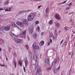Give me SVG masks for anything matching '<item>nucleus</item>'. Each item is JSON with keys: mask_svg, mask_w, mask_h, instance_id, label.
Returning a JSON list of instances; mask_svg holds the SVG:
<instances>
[{"mask_svg": "<svg viewBox=\"0 0 75 75\" xmlns=\"http://www.w3.org/2000/svg\"><path fill=\"white\" fill-rule=\"evenodd\" d=\"M69 8H70L69 7H68L67 8H66L67 10H69Z\"/></svg>", "mask_w": 75, "mask_h": 75, "instance_id": "47", "label": "nucleus"}, {"mask_svg": "<svg viewBox=\"0 0 75 75\" xmlns=\"http://www.w3.org/2000/svg\"><path fill=\"white\" fill-rule=\"evenodd\" d=\"M14 41L15 42H16V43H19V44L22 42L21 40H20V39H18L17 40L15 39Z\"/></svg>", "mask_w": 75, "mask_h": 75, "instance_id": "4", "label": "nucleus"}, {"mask_svg": "<svg viewBox=\"0 0 75 75\" xmlns=\"http://www.w3.org/2000/svg\"><path fill=\"white\" fill-rule=\"evenodd\" d=\"M68 28H69V27H68L67 26H65V27H64V30L66 32H67V31H68Z\"/></svg>", "mask_w": 75, "mask_h": 75, "instance_id": "15", "label": "nucleus"}, {"mask_svg": "<svg viewBox=\"0 0 75 75\" xmlns=\"http://www.w3.org/2000/svg\"><path fill=\"white\" fill-rule=\"evenodd\" d=\"M23 69L24 72H25V67H23Z\"/></svg>", "mask_w": 75, "mask_h": 75, "instance_id": "39", "label": "nucleus"}, {"mask_svg": "<svg viewBox=\"0 0 75 75\" xmlns=\"http://www.w3.org/2000/svg\"><path fill=\"white\" fill-rule=\"evenodd\" d=\"M33 27H30L29 30V33L30 34H31L33 33Z\"/></svg>", "mask_w": 75, "mask_h": 75, "instance_id": "8", "label": "nucleus"}, {"mask_svg": "<svg viewBox=\"0 0 75 75\" xmlns=\"http://www.w3.org/2000/svg\"><path fill=\"white\" fill-rule=\"evenodd\" d=\"M36 42H34L32 45L33 49V50H40V47L36 45Z\"/></svg>", "mask_w": 75, "mask_h": 75, "instance_id": "2", "label": "nucleus"}, {"mask_svg": "<svg viewBox=\"0 0 75 75\" xmlns=\"http://www.w3.org/2000/svg\"><path fill=\"white\" fill-rule=\"evenodd\" d=\"M24 25V23H23L22 22V23H21V24L20 25V26H21V27H23Z\"/></svg>", "mask_w": 75, "mask_h": 75, "instance_id": "26", "label": "nucleus"}, {"mask_svg": "<svg viewBox=\"0 0 75 75\" xmlns=\"http://www.w3.org/2000/svg\"><path fill=\"white\" fill-rule=\"evenodd\" d=\"M49 11H50V10H49V8H46L45 10L46 14H48V13H49Z\"/></svg>", "mask_w": 75, "mask_h": 75, "instance_id": "16", "label": "nucleus"}, {"mask_svg": "<svg viewBox=\"0 0 75 75\" xmlns=\"http://www.w3.org/2000/svg\"><path fill=\"white\" fill-rule=\"evenodd\" d=\"M23 23L24 24H27V20L25 19H23Z\"/></svg>", "mask_w": 75, "mask_h": 75, "instance_id": "19", "label": "nucleus"}, {"mask_svg": "<svg viewBox=\"0 0 75 75\" xmlns=\"http://www.w3.org/2000/svg\"><path fill=\"white\" fill-rule=\"evenodd\" d=\"M21 13H23V12H22V11H19V14H21Z\"/></svg>", "mask_w": 75, "mask_h": 75, "instance_id": "38", "label": "nucleus"}, {"mask_svg": "<svg viewBox=\"0 0 75 75\" xmlns=\"http://www.w3.org/2000/svg\"><path fill=\"white\" fill-rule=\"evenodd\" d=\"M55 17L56 19L57 20H61V18H60V16L57 14H56Z\"/></svg>", "mask_w": 75, "mask_h": 75, "instance_id": "3", "label": "nucleus"}, {"mask_svg": "<svg viewBox=\"0 0 75 75\" xmlns=\"http://www.w3.org/2000/svg\"><path fill=\"white\" fill-rule=\"evenodd\" d=\"M73 14V13L71 12V13H69V15H70V14Z\"/></svg>", "mask_w": 75, "mask_h": 75, "instance_id": "57", "label": "nucleus"}, {"mask_svg": "<svg viewBox=\"0 0 75 75\" xmlns=\"http://www.w3.org/2000/svg\"><path fill=\"white\" fill-rule=\"evenodd\" d=\"M12 75H14V74L12 73Z\"/></svg>", "mask_w": 75, "mask_h": 75, "instance_id": "64", "label": "nucleus"}, {"mask_svg": "<svg viewBox=\"0 0 75 75\" xmlns=\"http://www.w3.org/2000/svg\"><path fill=\"white\" fill-rule=\"evenodd\" d=\"M63 41H64L63 40H62V41H61V43H60V44H62V42H63Z\"/></svg>", "mask_w": 75, "mask_h": 75, "instance_id": "53", "label": "nucleus"}, {"mask_svg": "<svg viewBox=\"0 0 75 75\" xmlns=\"http://www.w3.org/2000/svg\"><path fill=\"white\" fill-rule=\"evenodd\" d=\"M52 21H50L49 22V24H52Z\"/></svg>", "mask_w": 75, "mask_h": 75, "instance_id": "32", "label": "nucleus"}, {"mask_svg": "<svg viewBox=\"0 0 75 75\" xmlns=\"http://www.w3.org/2000/svg\"><path fill=\"white\" fill-rule=\"evenodd\" d=\"M42 57V55H41V54H40V57L39 58L41 59V58Z\"/></svg>", "mask_w": 75, "mask_h": 75, "instance_id": "42", "label": "nucleus"}, {"mask_svg": "<svg viewBox=\"0 0 75 75\" xmlns=\"http://www.w3.org/2000/svg\"><path fill=\"white\" fill-rule=\"evenodd\" d=\"M59 69H60V67H59L57 68V69H57V71H59Z\"/></svg>", "mask_w": 75, "mask_h": 75, "instance_id": "36", "label": "nucleus"}, {"mask_svg": "<svg viewBox=\"0 0 75 75\" xmlns=\"http://www.w3.org/2000/svg\"><path fill=\"white\" fill-rule=\"evenodd\" d=\"M11 8L10 7H8L7 8H6L5 10V11H10L11 10Z\"/></svg>", "mask_w": 75, "mask_h": 75, "instance_id": "11", "label": "nucleus"}, {"mask_svg": "<svg viewBox=\"0 0 75 75\" xmlns=\"http://www.w3.org/2000/svg\"><path fill=\"white\" fill-rule=\"evenodd\" d=\"M48 16L47 15H45L44 16V17H45V18H47Z\"/></svg>", "mask_w": 75, "mask_h": 75, "instance_id": "37", "label": "nucleus"}, {"mask_svg": "<svg viewBox=\"0 0 75 75\" xmlns=\"http://www.w3.org/2000/svg\"><path fill=\"white\" fill-rule=\"evenodd\" d=\"M67 41H65L64 43V45L67 46Z\"/></svg>", "mask_w": 75, "mask_h": 75, "instance_id": "33", "label": "nucleus"}, {"mask_svg": "<svg viewBox=\"0 0 75 75\" xmlns=\"http://www.w3.org/2000/svg\"><path fill=\"white\" fill-rule=\"evenodd\" d=\"M24 35H23V34H21V37H22V38H24L25 37H24Z\"/></svg>", "mask_w": 75, "mask_h": 75, "instance_id": "45", "label": "nucleus"}, {"mask_svg": "<svg viewBox=\"0 0 75 75\" xmlns=\"http://www.w3.org/2000/svg\"><path fill=\"white\" fill-rule=\"evenodd\" d=\"M50 43H51L52 44V39H50Z\"/></svg>", "mask_w": 75, "mask_h": 75, "instance_id": "49", "label": "nucleus"}, {"mask_svg": "<svg viewBox=\"0 0 75 75\" xmlns=\"http://www.w3.org/2000/svg\"><path fill=\"white\" fill-rule=\"evenodd\" d=\"M38 24H39V21H36V22L35 23V25H37Z\"/></svg>", "mask_w": 75, "mask_h": 75, "instance_id": "30", "label": "nucleus"}, {"mask_svg": "<svg viewBox=\"0 0 75 75\" xmlns=\"http://www.w3.org/2000/svg\"><path fill=\"white\" fill-rule=\"evenodd\" d=\"M13 55L14 57H17V54L15 53H13Z\"/></svg>", "mask_w": 75, "mask_h": 75, "instance_id": "31", "label": "nucleus"}, {"mask_svg": "<svg viewBox=\"0 0 75 75\" xmlns=\"http://www.w3.org/2000/svg\"><path fill=\"white\" fill-rule=\"evenodd\" d=\"M26 33L27 30H24L21 33V34H22V35H24L23 37H25Z\"/></svg>", "mask_w": 75, "mask_h": 75, "instance_id": "5", "label": "nucleus"}, {"mask_svg": "<svg viewBox=\"0 0 75 75\" xmlns=\"http://www.w3.org/2000/svg\"><path fill=\"white\" fill-rule=\"evenodd\" d=\"M18 64H19L20 66H22V62H21V61L19 62Z\"/></svg>", "mask_w": 75, "mask_h": 75, "instance_id": "27", "label": "nucleus"}, {"mask_svg": "<svg viewBox=\"0 0 75 75\" xmlns=\"http://www.w3.org/2000/svg\"><path fill=\"white\" fill-rule=\"evenodd\" d=\"M13 62L14 63L15 68H16V67H17V62L13 60Z\"/></svg>", "mask_w": 75, "mask_h": 75, "instance_id": "17", "label": "nucleus"}, {"mask_svg": "<svg viewBox=\"0 0 75 75\" xmlns=\"http://www.w3.org/2000/svg\"><path fill=\"white\" fill-rule=\"evenodd\" d=\"M38 63H35V68H38Z\"/></svg>", "mask_w": 75, "mask_h": 75, "instance_id": "21", "label": "nucleus"}, {"mask_svg": "<svg viewBox=\"0 0 75 75\" xmlns=\"http://www.w3.org/2000/svg\"><path fill=\"white\" fill-rule=\"evenodd\" d=\"M40 71H41V68H39L38 69H37V72H36V74H38V72H40Z\"/></svg>", "mask_w": 75, "mask_h": 75, "instance_id": "20", "label": "nucleus"}, {"mask_svg": "<svg viewBox=\"0 0 75 75\" xmlns=\"http://www.w3.org/2000/svg\"><path fill=\"white\" fill-rule=\"evenodd\" d=\"M8 4V2L6 1L4 3V5H7V4Z\"/></svg>", "mask_w": 75, "mask_h": 75, "instance_id": "29", "label": "nucleus"}, {"mask_svg": "<svg viewBox=\"0 0 75 75\" xmlns=\"http://www.w3.org/2000/svg\"><path fill=\"white\" fill-rule=\"evenodd\" d=\"M15 27H17V28H19V27H18V26H16H16Z\"/></svg>", "mask_w": 75, "mask_h": 75, "instance_id": "60", "label": "nucleus"}, {"mask_svg": "<svg viewBox=\"0 0 75 75\" xmlns=\"http://www.w3.org/2000/svg\"><path fill=\"white\" fill-rule=\"evenodd\" d=\"M32 36L33 38H34V39H35V40H36V39H37V36H38V35H37V33H34L33 34Z\"/></svg>", "mask_w": 75, "mask_h": 75, "instance_id": "6", "label": "nucleus"}, {"mask_svg": "<svg viewBox=\"0 0 75 75\" xmlns=\"http://www.w3.org/2000/svg\"><path fill=\"white\" fill-rule=\"evenodd\" d=\"M70 73H72V71L71 69H70Z\"/></svg>", "mask_w": 75, "mask_h": 75, "instance_id": "48", "label": "nucleus"}, {"mask_svg": "<svg viewBox=\"0 0 75 75\" xmlns=\"http://www.w3.org/2000/svg\"><path fill=\"white\" fill-rule=\"evenodd\" d=\"M54 34L56 36H57V32H55Z\"/></svg>", "mask_w": 75, "mask_h": 75, "instance_id": "44", "label": "nucleus"}, {"mask_svg": "<svg viewBox=\"0 0 75 75\" xmlns=\"http://www.w3.org/2000/svg\"><path fill=\"white\" fill-rule=\"evenodd\" d=\"M45 63L46 64H47V65L50 64V60H49L48 59H46L45 60Z\"/></svg>", "mask_w": 75, "mask_h": 75, "instance_id": "7", "label": "nucleus"}, {"mask_svg": "<svg viewBox=\"0 0 75 75\" xmlns=\"http://www.w3.org/2000/svg\"><path fill=\"white\" fill-rule=\"evenodd\" d=\"M44 44V41H41L39 43L40 46H42Z\"/></svg>", "mask_w": 75, "mask_h": 75, "instance_id": "12", "label": "nucleus"}, {"mask_svg": "<svg viewBox=\"0 0 75 75\" xmlns=\"http://www.w3.org/2000/svg\"><path fill=\"white\" fill-rule=\"evenodd\" d=\"M61 75H64V74H63L62 73L61 74Z\"/></svg>", "mask_w": 75, "mask_h": 75, "instance_id": "61", "label": "nucleus"}, {"mask_svg": "<svg viewBox=\"0 0 75 75\" xmlns=\"http://www.w3.org/2000/svg\"><path fill=\"white\" fill-rule=\"evenodd\" d=\"M11 35L13 37H15L14 36H16V35H14V34H13V33H12V34H11Z\"/></svg>", "mask_w": 75, "mask_h": 75, "instance_id": "28", "label": "nucleus"}, {"mask_svg": "<svg viewBox=\"0 0 75 75\" xmlns=\"http://www.w3.org/2000/svg\"><path fill=\"white\" fill-rule=\"evenodd\" d=\"M34 18V16L33 13H30L28 16L27 17V20L29 21H32Z\"/></svg>", "mask_w": 75, "mask_h": 75, "instance_id": "1", "label": "nucleus"}, {"mask_svg": "<svg viewBox=\"0 0 75 75\" xmlns=\"http://www.w3.org/2000/svg\"><path fill=\"white\" fill-rule=\"evenodd\" d=\"M57 61H58V59H55L54 61V64H57Z\"/></svg>", "mask_w": 75, "mask_h": 75, "instance_id": "23", "label": "nucleus"}, {"mask_svg": "<svg viewBox=\"0 0 75 75\" xmlns=\"http://www.w3.org/2000/svg\"><path fill=\"white\" fill-rule=\"evenodd\" d=\"M73 55V53H72V55H71V58H72V57Z\"/></svg>", "mask_w": 75, "mask_h": 75, "instance_id": "63", "label": "nucleus"}, {"mask_svg": "<svg viewBox=\"0 0 75 75\" xmlns=\"http://www.w3.org/2000/svg\"><path fill=\"white\" fill-rule=\"evenodd\" d=\"M55 23L56 26H57V27H60L61 25H60V24H59V23L58 22H57V21H56L55 22Z\"/></svg>", "mask_w": 75, "mask_h": 75, "instance_id": "13", "label": "nucleus"}, {"mask_svg": "<svg viewBox=\"0 0 75 75\" xmlns=\"http://www.w3.org/2000/svg\"><path fill=\"white\" fill-rule=\"evenodd\" d=\"M0 66H1V67H4L5 66V65H3V64H0Z\"/></svg>", "mask_w": 75, "mask_h": 75, "instance_id": "34", "label": "nucleus"}, {"mask_svg": "<svg viewBox=\"0 0 75 75\" xmlns=\"http://www.w3.org/2000/svg\"><path fill=\"white\" fill-rule=\"evenodd\" d=\"M53 72L54 74H55V73H57V69H55L53 70Z\"/></svg>", "mask_w": 75, "mask_h": 75, "instance_id": "24", "label": "nucleus"}, {"mask_svg": "<svg viewBox=\"0 0 75 75\" xmlns=\"http://www.w3.org/2000/svg\"><path fill=\"white\" fill-rule=\"evenodd\" d=\"M0 30L1 31H3V28H0Z\"/></svg>", "mask_w": 75, "mask_h": 75, "instance_id": "40", "label": "nucleus"}, {"mask_svg": "<svg viewBox=\"0 0 75 75\" xmlns=\"http://www.w3.org/2000/svg\"><path fill=\"white\" fill-rule=\"evenodd\" d=\"M54 65V61H53L52 63V66H53Z\"/></svg>", "mask_w": 75, "mask_h": 75, "instance_id": "50", "label": "nucleus"}, {"mask_svg": "<svg viewBox=\"0 0 75 75\" xmlns=\"http://www.w3.org/2000/svg\"><path fill=\"white\" fill-rule=\"evenodd\" d=\"M12 25L13 26V27H16V25L14 22H13L12 23Z\"/></svg>", "mask_w": 75, "mask_h": 75, "instance_id": "25", "label": "nucleus"}, {"mask_svg": "<svg viewBox=\"0 0 75 75\" xmlns=\"http://www.w3.org/2000/svg\"><path fill=\"white\" fill-rule=\"evenodd\" d=\"M2 51V49L0 47V51Z\"/></svg>", "mask_w": 75, "mask_h": 75, "instance_id": "59", "label": "nucleus"}, {"mask_svg": "<svg viewBox=\"0 0 75 75\" xmlns=\"http://www.w3.org/2000/svg\"><path fill=\"white\" fill-rule=\"evenodd\" d=\"M6 61H8V58L7 57H6Z\"/></svg>", "mask_w": 75, "mask_h": 75, "instance_id": "46", "label": "nucleus"}, {"mask_svg": "<svg viewBox=\"0 0 75 75\" xmlns=\"http://www.w3.org/2000/svg\"><path fill=\"white\" fill-rule=\"evenodd\" d=\"M26 49H27V50H28V47L27 45H26Z\"/></svg>", "mask_w": 75, "mask_h": 75, "instance_id": "52", "label": "nucleus"}, {"mask_svg": "<svg viewBox=\"0 0 75 75\" xmlns=\"http://www.w3.org/2000/svg\"><path fill=\"white\" fill-rule=\"evenodd\" d=\"M46 69L47 71H49L51 69V67H46Z\"/></svg>", "mask_w": 75, "mask_h": 75, "instance_id": "18", "label": "nucleus"}, {"mask_svg": "<svg viewBox=\"0 0 75 75\" xmlns=\"http://www.w3.org/2000/svg\"><path fill=\"white\" fill-rule=\"evenodd\" d=\"M62 3H60L59 4H58V6H59V5H61V4H62Z\"/></svg>", "mask_w": 75, "mask_h": 75, "instance_id": "56", "label": "nucleus"}, {"mask_svg": "<svg viewBox=\"0 0 75 75\" xmlns=\"http://www.w3.org/2000/svg\"><path fill=\"white\" fill-rule=\"evenodd\" d=\"M41 6H38V8H40V7H41Z\"/></svg>", "mask_w": 75, "mask_h": 75, "instance_id": "54", "label": "nucleus"}, {"mask_svg": "<svg viewBox=\"0 0 75 75\" xmlns=\"http://www.w3.org/2000/svg\"><path fill=\"white\" fill-rule=\"evenodd\" d=\"M25 67H27V65L28 64V61L27 60H25Z\"/></svg>", "mask_w": 75, "mask_h": 75, "instance_id": "14", "label": "nucleus"}, {"mask_svg": "<svg viewBox=\"0 0 75 75\" xmlns=\"http://www.w3.org/2000/svg\"><path fill=\"white\" fill-rule=\"evenodd\" d=\"M43 34H44V32H42L41 33V36H42V35Z\"/></svg>", "mask_w": 75, "mask_h": 75, "instance_id": "51", "label": "nucleus"}, {"mask_svg": "<svg viewBox=\"0 0 75 75\" xmlns=\"http://www.w3.org/2000/svg\"><path fill=\"white\" fill-rule=\"evenodd\" d=\"M50 45V42H48V45Z\"/></svg>", "mask_w": 75, "mask_h": 75, "instance_id": "58", "label": "nucleus"}, {"mask_svg": "<svg viewBox=\"0 0 75 75\" xmlns=\"http://www.w3.org/2000/svg\"><path fill=\"white\" fill-rule=\"evenodd\" d=\"M38 59V58H37V55L35 54L33 55V59L34 61H37Z\"/></svg>", "mask_w": 75, "mask_h": 75, "instance_id": "10", "label": "nucleus"}, {"mask_svg": "<svg viewBox=\"0 0 75 75\" xmlns=\"http://www.w3.org/2000/svg\"><path fill=\"white\" fill-rule=\"evenodd\" d=\"M3 9H2V8H0V11L1 10H3Z\"/></svg>", "mask_w": 75, "mask_h": 75, "instance_id": "55", "label": "nucleus"}, {"mask_svg": "<svg viewBox=\"0 0 75 75\" xmlns=\"http://www.w3.org/2000/svg\"><path fill=\"white\" fill-rule=\"evenodd\" d=\"M72 3H71L70 4H69V7H71V6H72Z\"/></svg>", "mask_w": 75, "mask_h": 75, "instance_id": "35", "label": "nucleus"}, {"mask_svg": "<svg viewBox=\"0 0 75 75\" xmlns=\"http://www.w3.org/2000/svg\"><path fill=\"white\" fill-rule=\"evenodd\" d=\"M6 31H9L10 29V26H6L4 27Z\"/></svg>", "mask_w": 75, "mask_h": 75, "instance_id": "9", "label": "nucleus"}, {"mask_svg": "<svg viewBox=\"0 0 75 75\" xmlns=\"http://www.w3.org/2000/svg\"><path fill=\"white\" fill-rule=\"evenodd\" d=\"M22 23V22H21L18 21L16 23V24L18 25H20V24H21V23Z\"/></svg>", "mask_w": 75, "mask_h": 75, "instance_id": "22", "label": "nucleus"}, {"mask_svg": "<svg viewBox=\"0 0 75 75\" xmlns=\"http://www.w3.org/2000/svg\"><path fill=\"white\" fill-rule=\"evenodd\" d=\"M37 29L38 30V31H40V27H39V26H38L37 27Z\"/></svg>", "mask_w": 75, "mask_h": 75, "instance_id": "41", "label": "nucleus"}, {"mask_svg": "<svg viewBox=\"0 0 75 75\" xmlns=\"http://www.w3.org/2000/svg\"><path fill=\"white\" fill-rule=\"evenodd\" d=\"M67 0L64 1L62 3V4H64V3H65V2H67Z\"/></svg>", "mask_w": 75, "mask_h": 75, "instance_id": "43", "label": "nucleus"}, {"mask_svg": "<svg viewBox=\"0 0 75 75\" xmlns=\"http://www.w3.org/2000/svg\"><path fill=\"white\" fill-rule=\"evenodd\" d=\"M28 41L30 40V38H28Z\"/></svg>", "mask_w": 75, "mask_h": 75, "instance_id": "62", "label": "nucleus"}]
</instances>
